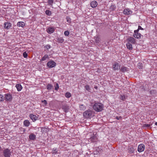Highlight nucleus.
<instances>
[{
	"mask_svg": "<svg viewBox=\"0 0 157 157\" xmlns=\"http://www.w3.org/2000/svg\"><path fill=\"white\" fill-rule=\"evenodd\" d=\"M93 108L96 111L100 112L103 109V105L101 103H96L94 105Z\"/></svg>",
	"mask_w": 157,
	"mask_h": 157,
	"instance_id": "f257e3e1",
	"label": "nucleus"
},
{
	"mask_svg": "<svg viewBox=\"0 0 157 157\" xmlns=\"http://www.w3.org/2000/svg\"><path fill=\"white\" fill-rule=\"evenodd\" d=\"M93 111L90 109H88L83 113V116L86 118L91 117L93 114Z\"/></svg>",
	"mask_w": 157,
	"mask_h": 157,
	"instance_id": "f03ea898",
	"label": "nucleus"
},
{
	"mask_svg": "<svg viewBox=\"0 0 157 157\" xmlns=\"http://www.w3.org/2000/svg\"><path fill=\"white\" fill-rule=\"evenodd\" d=\"M5 99L8 101H10L12 99V96L11 94L7 93L5 94Z\"/></svg>",
	"mask_w": 157,
	"mask_h": 157,
	"instance_id": "7ed1b4c3",
	"label": "nucleus"
},
{
	"mask_svg": "<svg viewBox=\"0 0 157 157\" xmlns=\"http://www.w3.org/2000/svg\"><path fill=\"white\" fill-rule=\"evenodd\" d=\"M3 155L5 157H10L11 155L10 150L8 148L5 149L3 151Z\"/></svg>",
	"mask_w": 157,
	"mask_h": 157,
	"instance_id": "20e7f679",
	"label": "nucleus"
},
{
	"mask_svg": "<svg viewBox=\"0 0 157 157\" xmlns=\"http://www.w3.org/2000/svg\"><path fill=\"white\" fill-rule=\"evenodd\" d=\"M145 147L143 144H140L139 145L138 147L137 150L139 152L143 151L145 149Z\"/></svg>",
	"mask_w": 157,
	"mask_h": 157,
	"instance_id": "39448f33",
	"label": "nucleus"
},
{
	"mask_svg": "<svg viewBox=\"0 0 157 157\" xmlns=\"http://www.w3.org/2000/svg\"><path fill=\"white\" fill-rule=\"evenodd\" d=\"M128 43L134 44L136 43V39L132 36H129L127 39Z\"/></svg>",
	"mask_w": 157,
	"mask_h": 157,
	"instance_id": "423d86ee",
	"label": "nucleus"
},
{
	"mask_svg": "<svg viewBox=\"0 0 157 157\" xmlns=\"http://www.w3.org/2000/svg\"><path fill=\"white\" fill-rule=\"evenodd\" d=\"M56 65V63L53 61H50L48 62L47 63V65L49 68L53 67L55 66Z\"/></svg>",
	"mask_w": 157,
	"mask_h": 157,
	"instance_id": "0eeeda50",
	"label": "nucleus"
},
{
	"mask_svg": "<svg viewBox=\"0 0 157 157\" xmlns=\"http://www.w3.org/2000/svg\"><path fill=\"white\" fill-rule=\"evenodd\" d=\"M138 30H135L134 31V34L133 35V36L136 38L139 39L140 38L141 36V34L138 33Z\"/></svg>",
	"mask_w": 157,
	"mask_h": 157,
	"instance_id": "6e6552de",
	"label": "nucleus"
},
{
	"mask_svg": "<svg viewBox=\"0 0 157 157\" xmlns=\"http://www.w3.org/2000/svg\"><path fill=\"white\" fill-rule=\"evenodd\" d=\"M4 28L6 29H10V27L12 25L9 22H5L4 24Z\"/></svg>",
	"mask_w": 157,
	"mask_h": 157,
	"instance_id": "1a4fd4ad",
	"label": "nucleus"
},
{
	"mask_svg": "<svg viewBox=\"0 0 157 157\" xmlns=\"http://www.w3.org/2000/svg\"><path fill=\"white\" fill-rule=\"evenodd\" d=\"M120 67L119 63L116 62L113 65V69L114 70H117L120 68Z\"/></svg>",
	"mask_w": 157,
	"mask_h": 157,
	"instance_id": "9d476101",
	"label": "nucleus"
},
{
	"mask_svg": "<svg viewBox=\"0 0 157 157\" xmlns=\"http://www.w3.org/2000/svg\"><path fill=\"white\" fill-rule=\"evenodd\" d=\"M89 140L91 142H96L98 140V138L97 136H94L92 137H90Z\"/></svg>",
	"mask_w": 157,
	"mask_h": 157,
	"instance_id": "9b49d317",
	"label": "nucleus"
},
{
	"mask_svg": "<svg viewBox=\"0 0 157 157\" xmlns=\"http://www.w3.org/2000/svg\"><path fill=\"white\" fill-rule=\"evenodd\" d=\"M132 12L129 9H125L123 11V13L126 15H129L132 14Z\"/></svg>",
	"mask_w": 157,
	"mask_h": 157,
	"instance_id": "f8f14e48",
	"label": "nucleus"
},
{
	"mask_svg": "<svg viewBox=\"0 0 157 157\" xmlns=\"http://www.w3.org/2000/svg\"><path fill=\"white\" fill-rule=\"evenodd\" d=\"M54 31V28L53 27H49L47 29V32L49 34L53 33Z\"/></svg>",
	"mask_w": 157,
	"mask_h": 157,
	"instance_id": "ddd939ff",
	"label": "nucleus"
},
{
	"mask_svg": "<svg viewBox=\"0 0 157 157\" xmlns=\"http://www.w3.org/2000/svg\"><path fill=\"white\" fill-rule=\"evenodd\" d=\"M62 109L66 113L67 112L69 109V106L67 105H65L63 106Z\"/></svg>",
	"mask_w": 157,
	"mask_h": 157,
	"instance_id": "4468645a",
	"label": "nucleus"
},
{
	"mask_svg": "<svg viewBox=\"0 0 157 157\" xmlns=\"http://www.w3.org/2000/svg\"><path fill=\"white\" fill-rule=\"evenodd\" d=\"M98 5V3L96 1H93L90 3V6L92 8L96 7Z\"/></svg>",
	"mask_w": 157,
	"mask_h": 157,
	"instance_id": "2eb2a0df",
	"label": "nucleus"
},
{
	"mask_svg": "<svg viewBox=\"0 0 157 157\" xmlns=\"http://www.w3.org/2000/svg\"><path fill=\"white\" fill-rule=\"evenodd\" d=\"M29 138L31 140H34L36 139V136L35 134L32 133L29 135Z\"/></svg>",
	"mask_w": 157,
	"mask_h": 157,
	"instance_id": "dca6fc26",
	"label": "nucleus"
},
{
	"mask_svg": "<svg viewBox=\"0 0 157 157\" xmlns=\"http://www.w3.org/2000/svg\"><path fill=\"white\" fill-rule=\"evenodd\" d=\"M29 117L33 121L36 120L37 118V117L36 115L32 114H30Z\"/></svg>",
	"mask_w": 157,
	"mask_h": 157,
	"instance_id": "f3484780",
	"label": "nucleus"
},
{
	"mask_svg": "<svg viewBox=\"0 0 157 157\" xmlns=\"http://www.w3.org/2000/svg\"><path fill=\"white\" fill-rule=\"evenodd\" d=\"M16 87L18 91H20L22 89V87L21 85L20 84H16L15 86Z\"/></svg>",
	"mask_w": 157,
	"mask_h": 157,
	"instance_id": "a211bd4d",
	"label": "nucleus"
},
{
	"mask_svg": "<svg viewBox=\"0 0 157 157\" xmlns=\"http://www.w3.org/2000/svg\"><path fill=\"white\" fill-rule=\"evenodd\" d=\"M17 25L18 26L23 27L25 25V23L24 22L19 21L17 22Z\"/></svg>",
	"mask_w": 157,
	"mask_h": 157,
	"instance_id": "6ab92c4d",
	"label": "nucleus"
},
{
	"mask_svg": "<svg viewBox=\"0 0 157 157\" xmlns=\"http://www.w3.org/2000/svg\"><path fill=\"white\" fill-rule=\"evenodd\" d=\"M127 70V67L124 66L122 67L120 69V71L123 72L126 71Z\"/></svg>",
	"mask_w": 157,
	"mask_h": 157,
	"instance_id": "aec40b11",
	"label": "nucleus"
},
{
	"mask_svg": "<svg viewBox=\"0 0 157 157\" xmlns=\"http://www.w3.org/2000/svg\"><path fill=\"white\" fill-rule=\"evenodd\" d=\"M30 124V122L28 120H25L24 121V125L26 127H28Z\"/></svg>",
	"mask_w": 157,
	"mask_h": 157,
	"instance_id": "412c9836",
	"label": "nucleus"
},
{
	"mask_svg": "<svg viewBox=\"0 0 157 157\" xmlns=\"http://www.w3.org/2000/svg\"><path fill=\"white\" fill-rule=\"evenodd\" d=\"M94 39L96 43H98L101 41V39L98 36L94 37Z\"/></svg>",
	"mask_w": 157,
	"mask_h": 157,
	"instance_id": "4be33fe9",
	"label": "nucleus"
},
{
	"mask_svg": "<svg viewBox=\"0 0 157 157\" xmlns=\"http://www.w3.org/2000/svg\"><path fill=\"white\" fill-rule=\"evenodd\" d=\"M126 46L127 48L129 50H132L133 48L132 45L130 43H128L126 44Z\"/></svg>",
	"mask_w": 157,
	"mask_h": 157,
	"instance_id": "5701e85b",
	"label": "nucleus"
},
{
	"mask_svg": "<svg viewBox=\"0 0 157 157\" xmlns=\"http://www.w3.org/2000/svg\"><path fill=\"white\" fill-rule=\"evenodd\" d=\"M57 42L59 43H62L64 42V39L62 37H59L57 39Z\"/></svg>",
	"mask_w": 157,
	"mask_h": 157,
	"instance_id": "b1692460",
	"label": "nucleus"
},
{
	"mask_svg": "<svg viewBox=\"0 0 157 157\" xmlns=\"http://www.w3.org/2000/svg\"><path fill=\"white\" fill-rule=\"evenodd\" d=\"M53 88V86L51 84H48L47 86V89L48 90H50Z\"/></svg>",
	"mask_w": 157,
	"mask_h": 157,
	"instance_id": "393cba45",
	"label": "nucleus"
},
{
	"mask_svg": "<svg viewBox=\"0 0 157 157\" xmlns=\"http://www.w3.org/2000/svg\"><path fill=\"white\" fill-rule=\"evenodd\" d=\"M53 2V0H48V3L50 6H52Z\"/></svg>",
	"mask_w": 157,
	"mask_h": 157,
	"instance_id": "a878e982",
	"label": "nucleus"
},
{
	"mask_svg": "<svg viewBox=\"0 0 157 157\" xmlns=\"http://www.w3.org/2000/svg\"><path fill=\"white\" fill-rule=\"evenodd\" d=\"M48 58V55H45L44 56H43L42 58L41 59V60H42V61H44L46 59H47Z\"/></svg>",
	"mask_w": 157,
	"mask_h": 157,
	"instance_id": "bb28decb",
	"label": "nucleus"
},
{
	"mask_svg": "<svg viewBox=\"0 0 157 157\" xmlns=\"http://www.w3.org/2000/svg\"><path fill=\"white\" fill-rule=\"evenodd\" d=\"M116 8V6L114 5H112L110 7V11L114 10Z\"/></svg>",
	"mask_w": 157,
	"mask_h": 157,
	"instance_id": "cd10ccee",
	"label": "nucleus"
},
{
	"mask_svg": "<svg viewBox=\"0 0 157 157\" xmlns=\"http://www.w3.org/2000/svg\"><path fill=\"white\" fill-rule=\"evenodd\" d=\"M65 96L67 98H69L71 97V94L70 93L67 92L65 94Z\"/></svg>",
	"mask_w": 157,
	"mask_h": 157,
	"instance_id": "c85d7f7f",
	"label": "nucleus"
},
{
	"mask_svg": "<svg viewBox=\"0 0 157 157\" xmlns=\"http://www.w3.org/2000/svg\"><path fill=\"white\" fill-rule=\"evenodd\" d=\"M134 151V149L133 147L130 148L128 149V152L129 153H133Z\"/></svg>",
	"mask_w": 157,
	"mask_h": 157,
	"instance_id": "c756f323",
	"label": "nucleus"
},
{
	"mask_svg": "<svg viewBox=\"0 0 157 157\" xmlns=\"http://www.w3.org/2000/svg\"><path fill=\"white\" fill-rule=\"evenodd\" d=\"M85 88L86 90H87L88 91L90 92V90L89 86L88 85H86L85 86Z\"/></svg>",
	"mask_w": 157,
	"mask_h": 157,
	"instance_id": "7c9ffc66",
	"label": "nucleus"
},
{
	"mask_svg": "<svg viewBox=\"0 0 157 157\" xmlns=\"http://www.w3.org/2000/svg\"><path fill=\"white\" fill-rule=\"evenodd\" d=\"M41 102L43 103V105L44 106H46L47 104V101L45 100L42 101Z\"/></svg>",
	"mask_w": 157,
	"mask_h": 157,
	"instance_id": "2f4dec72",
	"label": "nucleus"
},
{
	"mask_svg": "<svg viewBox=\"0 0 157 157\" xmlns=\"http://www.w3.org/2000/svg\"><path fill=\"white\" fill-rule=\"evenodd\" d=\"M4 100V97H3V96L1 94H0V101H3Z\"/></svg>",
	"mask_w": 157,
	"mask_h": 157,
	"instance_id": "473e14b6",
	"label": "nucleus"
},
{
	"mask_svg": "<svg viewBox=\"0 0 157 157\" xmlns=\"http://www.w3.org/2000/svg\"><path fill=\"white\" fill-rule=\"evenodd\" d=\"M46 14L49 16H50L51 14V12L49 10H46L45 12Z\"/></svg>",
	"mask_w": 157,
	"mask_h": 157,
	"instance_id": "72a5a7b5",
	"label": "nucleus"
},
{
	"mask_svg": "<svg viewBox=\"0 0 157 157\" xmlns=\"http://www.w3.org/2000/svg\"><path fill=\"white\" fill-rule=\"evenodd\" d=\"M57 152V150L56 149L53 148L52 149V154H54L55 153H56Z\"/></svg>",
	"mask_w": 157,
	"mask_h": 157,
	"instance_id": "f704fd0d",
	"label": "nucleus"
},
{
	"mask_svg": "<svg viewBox=\"0 0 157 157\" xmlns=\"http://www.w3.org/2000/svg\"><path fill=\"white\" fill-rule=\"evenodd\" d=\"M120 99L123 101H124L125 99V96L124 95H121Z\"/></svg>",
	"mask_w": 157,
	"mask_h": 157,
	"instance_id": "c9c22d12",
	"label": "nucleus"
},
{
	"mask_svg": "<svg viewBox=\"0 0 157 157\" xmlns=\"http://www.w3.org/2000/svg\"><path fill=\"white\" fill-rule=\"evenodd\" d=\"M143 126L144 127H147L149 128L150 127L151 125L148 124H143Z\"/></svg>",
	"mask_w": 157,
	"mask_h": 157,
	"instance_id": "e433bc0d",
	"label": "nucleus"
},
{
	"mask_svg": "<svg viewBox=\"0 0 157 157\" xmlns=\"http://www.w3.org/2000/svg\"><path fill=\"white\" fill-rule=\"evenodd\" d=\"M59 88V85L57 83L56 84V85L55 86V89L56 90H58Z\"/></svg>",
	"mask_w": 157,
	"mask_h": 157,
	"instance_id": "4c0bfd02",
	"label": "nucleus"
},
{
	"mask_svg": "<svg viewBox=\"0 0 157 157\" xmlns=\"http://www.w3.org/2000/svg\"><path fill=\"white\" fill-rule=\"evenodd\" d=\"M69 34V32L68 31H65L64 32V34L66 36H68Z\"/></svg>",
	"mask_w": 157,
	"mask_h": 157,
	"instance_id": "58836bf2",
	"label": "nucleus"
},
{
	"mask_svg": "<svg viewBox=\"0 0 157 157\" xmlns=\"http://www.w3.org/2000/svg\"><path fill=\"white\" fill-rule=\"evenodd\" d=\"M23 56L24 58H26L28 56V54L26 52L23 53Z\"/></svg>",
	"mask_w": 157,
	"mask_h": 157,
	"instance_id": "ea45409f",
	"label": "nucleus"
},
{
	"mask_svg": "<svg viewBox=\"0 0 157 157\" xmlns=\"http://www.w3.org/2000/svg\"><path fill=\"white\" fill-rule=\"evenodd\" d=\"M45 47L47 49H49L50 48V46L49 45H47L45 46Z\"/></svg>",
	"mask_w": 157,
	"mask_h": 157,
	"instance_id": "a19ab883",
	"label": "nucleus"
},
{
	"mask_svg": "<svg viewBox=\"0 0 157 157\" xmlns=\"http://www.w3.org/2000/svg\"><path fill=\"white\" fill-rule=\"evenodd\" d=\"M80 109H81L84 110L86 109L85 107L83 106V105H81L80 106Z\"/></svg>",
	"mask_w": 157,
	"mask_h": 157,
	"instance_id": "79ce46f5",
	"label": "nucleus"
},
{
	"mask_svg": "<svg viewBox=\"0 0 157 157\" xmlns=\"http://www.w3.org/2000/svg\"><path fill=\"white\" fill-rule=\"evenodd\" d=\"M116 118L117 120H119L120 119H121L122 118V117L121 116H120V117L117 116V117H116Z\"/></svg>",
	"mask_w": 157,
	"mask_h": 157,
	"instance_id": "37998d69",
	"label": "nucleus"
},
{
	"mask_svg": "<svg viewBox=\"0 0 157 157\" xmlns=\"http://www.w3.org/2000/svg\"><path fill=\"white\" fill-rule=\"evenodd\" d=\"M139 29H142L140 26H139L138 29V30H139Z\"/></svg>",
	"mask_w": 157,
	"mask_h": 157,
	"instance_id": "c03bdc74",
	"label": "nucleus"
},
{
	"mask_svg": "<svg viewBox=\"0 0 157 157\" xmlns=\"http://www.w3.org/2000/svg\"><path fill=\"white\" fill-rule=\"evenodd\" d=\"M67 19V22H69V21H70V20H69V18H68V19Z\"/></svg>",
	"mask_w": 157,
	"mask_h": 157,
	"instance_id": "a18cd8bd",
	"label": "nucleus"
},
{
	"mask_svg": "<svg viewBox=\"0 0 157 157\" xmlns=\"http://www.w3.org/2000/svg\"><path fill=\"white\" fill-rule=\"evenodd\" d=\"M94 88L96 89H97L98 87H97V86H94Z\"/></svg>",
	"mask_w": 157,
	"mask_h": 157,
	"instance_id": "49530a36",
	"label": "nucleus"
},
{
	"mask_svg": "<svg viewBox=\"0 0 157 157\" xmlns=\"http://www.w3.org/2000/svg\"><path fill=\"white\" fill-rule=\"evenodd\" d=\"M140 67L141 68V67H142V64H140Z\"/></svg>",
	"mask_w": 157,
	"mask_h": 157,
	"instance_id": "de8ad7c7",
	"label": "nucleus"
},
{
	"mask_svg": "<svg viewBox=\"0 0 157 157\" xmlns=\"http://www.w3.org/2000/svg\"><path fill=\"white\" fill-rule=\"evenodd\" d=\"M155 125H157V122H156V123H155Z\"/></svg>",
	"mask_w": 157,
	"mask_h": 157,
	"instance_id": "09e8293b",
	"label": "nucleus"
},
{
	"mask_svg": "<svg viewBox=\"0 0 157 157\" xmlns=\"http://www.w3.org/2000/svg\"><path fill=\"white\" fill-rule=\"evenodd\" d=\"M152 91H154V90L151 91V94H152Z\"/></svg>",
	"mask_w": 157,
	"mask_h": 157,
	"instance_id": "8fccbe9b",
	"label": "nucleus"
}]
</instances>
